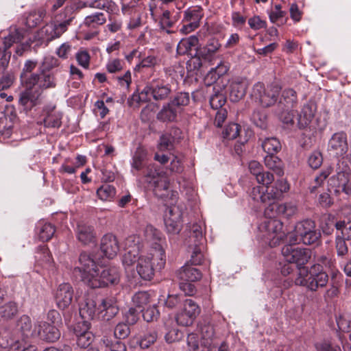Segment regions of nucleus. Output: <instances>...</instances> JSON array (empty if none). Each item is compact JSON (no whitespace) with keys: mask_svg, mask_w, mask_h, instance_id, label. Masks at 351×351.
<instances>
[{"mask_svg":"<svg viewBox=\"0 0 351 351\" xmlns=\"http://www.w3.org/2000/svg\"><path fill=\"white\" fill-rule=\"evenodd\" d=\"M262 147L267 154H276L281 149V144L276 138H267L262 143Z\"/></svg>","mask_w":351,"mask_h":351,"instance_id":"nucleus-48","label":"nucleus"},{"mask_svg":"<svg viewBox=\"0 0 351 351\" xmlns=\"http://www.w3.org/2000/svg\"><path fill=\"white\" fill-rule=\"evenodd\" d=\"M190 236L189 244L199 243L203 244L204 237L202 227L199 223H193L189 226Z\"/></svg>","mask_w":351,"mask_h":351,"instance_id":"nucleus-43","label":"nucleus"},{"mask_svg":"<svg viewBox=\"0 0 351 351\" xmlns=\"http://www.w3.org/2000/svg\"><path fill=\"white\" fill-rule=\"evenodd\" d=\"M265 166L272 170L276 175L281 176L284 173L282 160L276 154H267L264 158Z\"/></svg>","mask_w":351,"mask_h":351,"instance_id":"nucleus-33","label":"nucleus"},{"mask_svg":"<svg viewBox=\"0 0 351 351\" xmlns=\"http://www.w3.org/2000/svg\"><path fill=\"white\" fill-rule=\"evenodd\" d=\"M176 143L166 132L160 137L158 149L162 151L171 149Z\"/></svg>","mask_w":351,"mask_h":351,"instance_id":"nucleus-62","label":"nucleus"},{"mask_svg":"<svg viewBox=\"0 0 351 351\" xmlns=\"http://www.w3.org/2000/svg\"><path fill=\"white\" fill-rule=\"evenodd\" d=\"M182 212L178 207L173 206L166 210L164 221L166 229L170 234H178L182 227Z\"/></svg>","mask_w":351,"mask_h":351,"instance_id":"nucleus-16","label":"nucleus"},{"mask_svg":"<svg viewBox=\"0 0 351 351\" xmlns=\"http://www.w3.org/2000/svg\"><path fill=\"white\" fill-rule=\"evenodd\" d=\"M328 150L336 156H340L348 151L347 135L343 132L335 133L328 141Z\"/></svg>","mask_w":351,"mask_h":351,"instance_id":"nucleus-19","label":"nucleus"},{"mask_svg":"<svg viewBox=\"0 0 351 351\" xmlns=\"http://www.w3.org/2000/svg\"><path fill=\"white\" fill-rule=\"evenodd\" d=\"M176 276L178 279L182 281L195 282L200 280L202 275L199 269L185 265L176 272Z\"/></svg>","mask_w":351,"mask_h":351,"instance_id":"nucleus-29","label":"nucleus"},{"mask_svg":"<svg viewBox=\"0 0 351 351\" xmlns=\"http://www.w3.org/2000/svg\"><path fill=\"white\" fill-rule=\"evenodd\" d=\"M36 335L48 342H54L60 337V332L56 326L46 322H38Z\"/></svg>","mask_w":351,"mask_h":351,"instance_id":"nucleus-23","label":"nucleus"},{"mask_svg":"<svg viewBox=\"0 0 351 351\" xmlns=\"http://www.w3.org/2000/svg\"><path fill=\"white\" fill-rule=\"evenodd\" d=\"M55 106L47 108V116L44 119L45 127L59 128L61 125L62 114L60 112L55 111Z\"/></svg>","mask_w":351,"mask_h":351,"instance_id":"nucleus-35","label":"nucleus"},{"mask_svg":"<svg viewBox=\"0 0 351 351\" xmlns=\"http://www.w3.org/2000/svg\"><path fill=\"white\" fill-rule=\"evenodd\" d=\"M289 189V184L283 180H277L271 186L267 185L265 191L267 207H270L271 204H277L276 202L280 199L283 193L288 191Z\"/></svg>","mask_w":351,"mask_h":351,"instance_id":"nucleus-17","label":"nucleus"},{"mask_svg":"<svg viewBox=\"0 0 351 351\" xmlns=\"http://www.w3.org/2000/svg\"><path fill=\"white\" fill-rule=\"evenodd\" d=\"M25 90L21 91L19 97V103L25 110H30L37 105L40 92L38 90H34V88H29L23 86Z\"/></svg>","mask_w":351,"mask_h":351,"instance_id":"nucleus-20","label":"nucleus"},{"mask_svg":"<svg viewBox=\"0 0 351 351\" xmlns=\"http://www.w3.org/2000/svg\"><path fill=\"white\" fill-rule=\"evenodd\" d=\"M339 330L351 334V317L347 314L339 315L336 318Z\"/></svg>","mask_w":351,"mask_h":351,"instance_id":"nucleus-55","label":"nucleus"},{"mask_svg":"<svg viewBox=\"0 0 351 351\" xmlns=\"http://www.w3.org/2000/svg\"><path fill=\"white\" fill-rule=\"evenodd\" d=\"M146 158V150L142 147H138L132 157V167L137 171L141 170L144 167Z\"/></svg>","mask_w":351,"mask_h":351,"instance_id":"nucleus-42","label":"nucleus"},{"mask_svg":"<svg viewBox=\"0 0 351 351\" xmlns=\"http://www.w3.org/2000/svg\"><path fill=\"white\" fill-rule=\"evenodd\" d=\"M203 244H189V248L191 253L190 261L193 265H200L202 263L204 255L202 254Z\"/></svg>","mask_w":351,"mask_h":351,"instance_id":"nucleus-47","label":"nucleus"},{"mask_svg":"<svg viewBox=\"0 0 351 351\" xmlns=\"http://www.w3.org/2000/svg\"><path fill=\"white\" fill-rule=\"evenodd\" d=\"M172 92V87L169 84L164 81H153L138 95H134L133 98L138 102H144L152 97L156 101H162L168 99Z\"/></svg>","mask_w":351,"mask_h":351,"instance_id":"nucleus-7","label":"nucleus"},{"mask_svg":"<svg viewBox=\"0 0 351 351\" xmlns=\"http://www.w3.org/2000/svg\"><path fill=\"white\" fill-rule=\"evenodd\" d=\"M106 22V18L102 12H95L85 17L83 25L91 29H97Z\"/></svg>","mask_w":351,"mask_h":351,"instance_id":"nucleus-36","label":"nucleus"},{"mask_svg":"<svg viewBox=\"0 0 351 351\" xmlns=\"http://www.w3.org/2000/svg\"><path fill=\"white\" fill-rule=\"evenodd\" d=\"M213 92L210 98V104L213 109H221L226 101L223 90L221 87L214 86Z\"/></svg>","mask_w":351,"mask_h":351,"instance_id":"nucleus-40","label":"nucleus"},{"mask_svg":"<svg viewBox=\"0 0 351 351\" xmlns=\"http://www.w3.org/2000/svg\"><path fill=\"white\" fill-rule=\"evenodd\" d=\"M73 290L69 283H62L59 285L56 293V301L60 308H67L72 302Z\"/></svg>","mask_w":351,"mask_h":351,"instance_id":"nucleus-22","label":"nucleus"},{"mask_svg":"<svg viewBox=\"0 0 351 351\" xmlns=\"http://www.w3.org/2000/svg\"><path fill=\"white\" fill-rule=\"evenodd\" d=\"M144 237L145 240L155 245L154 247H156L160 246L162 247L161 245L158 243L159 241H160L162 238V234L161 232L156 229L152 225H147L145 228L144 230Z\"/></svg>","mask_w":351,"mask_h":351,"instance_id":"nucleus-39","label":"nucleus"},{"mask_svg":"<svg viewBox=\"0 0 351 351\" xmlns=\"http://www.w3.org/2000/svg\"><path fill=\"white\" fill-rule=\"evenodd\" d=\"M280 96L274 112L285 124L292 125V110L298 104L297 93L292 88H287L280 93Z\"/></svg>","mask_w":351,"mask_h":351,"instance_id":"nucleus-5","label":"nucleus"},{"mask_svg":"<svg viewBox=\"0 0 351 351\" xmlns=\"http://www.w3.org/2000/svg\"><path fill=\"white\" fill-rule=\"evenodd\" d=\"M329 276L324 271L320 264H315L309 269L306 289L311 291H317L319 289L326 287Z\"/></svg>","mask_w":351,"mask_h":351,"instance_id":"nucleus-14","label":"nucleus"},{"mask_svg":"<svg viewBox=\"0 0 351 351\" xmlns=\"http://www.w3.org/2000/svg\"><path fill=\"white\" fill-rule=\"evenodd\" d=\"M102 343L110 351H125L126 347L125 344L120 340L114 339V341L108 337H104L101 339Z\"/></svg>","mask_w":351,"mask_h":351,"instance_id":"nucleus-54","label":"nucleus"},{"mask_svg":"<svg viewBox=\"0 0 351 351\" xmlns=\"http://www.w3.org/2000/svg\"><path fill=\"white\" fill-rule=\"evenodd\" d=\"M27 31L23 28H11L8 36L4 39L5 49H9L14 43L21 42L26 36Z\"/></svg>","mask_w":351,"mask_h":351,"instance_id":"nucleus-31","label":"nucleus"},{"mask_svg":"<svg viewBox=\"0 0 351 351\" xmlns=\"http://www.w3.org/2000/svg\"><path fill=\"white\" fill-rule=\"evenodd\" d=\"M75 7L66 6L63 11L54 16V21L41 29L42 36L47 41L59 38L64 34L75 18Z\"/></svg>","mask_w":351,"mask_h":351,"instance_id":"nucleus-3","label":"nucleus"},{"mask_svg":"<svg viewBox=\"0 0 351 351\" xmlns=\"http://www.w3.org/2000/svg\"><path fill=\"white\" fill-rule=\"evenodd\" d=\"M0 346L6 350L5 351H37L36 347L30 345L27 348L22 347L19 341L10 342L5 340L3 337L0 336Z\"/></svg>","mask_w":351,"mask_h":351,"instance_id":"nucleus-37","label":"nucleus"},{"mask_svg":"<svg viewBox=\"0 0 351 351\" xmlns=\"http://www.w3.org/2000/svg\"><path fill=\"white\" fill-rule=\"evenodd\" d=\"M347 174L343 171L338 172L336 175L330 177L328 181V186L333 189L335 193L341 192V188L345 184Z\"/></svg>","mask_w":351,"mask_h":351,"instance_id":"nucleus-41","label":"nucleus"},{"mask_svg":"<svg viewBox=\"0 0 351 351\" xmlns=\"http://www.w3.org/2000/svg\"><path fill=\"white\" fill-rule=\"evenodd\" d=\"M94 275L88 286L93 289L105 287L109 284H116L119 280V272L118 268L114 266L107 268L99 266Z\"/></svg>","mask_w":351,"mask_h":351,"instance_id":"nucleus-11","label":"nucleus"},{"mask_svg":"<svg viewBox=\"0 0 351 351\" xmlns=\"http://www.w3.org/2000/svg\"><path fill=\"white\" fill-rule=\"evenodd\" d=\"M180 111L169 101L162 105L161 109L156 115L158 121L165 123L177 121Z\"/></svg>","mask_w":351,"mask_h":351,"instance_id":"nucleus-27","label":"nucleus"},{"mask_svg":"<svg viewBox=\"0 0 351 351\" xmlns=\"http://www.w3.org/2000/svg\"><path fill=\"white\" fill-rule=\"evenodd\" d=\"M149 294L146 291H138L132 297V302L136 306L144 307L149 302Z\"/></svg>","mask_w":351,"mask_h":351,"instance_id":"nucleus-61","label":"nucleus"},{"mask_svg":"<svg viewBox=\"0 0 351 351\" xmlns=\"http://www.w3.org/2000/svg\"><path fill=\"white\" fill-rule=\"evenodd\" d=\"M84 6L104 10L110 14L108 18L110 23L106 25L107 29L112 33H116L121 30L122 22L120 20L113 19L111 16L119 10L118 6L112 0H93L87 1L84 3Z\"/></svg>","mask_w":351,"mask_h":351,"instance_id":"nucleus-10","label":"nucleus"},{"mask_svg":"<svg viewBox=\"0 0 351 351\" xmlns=\"http://www.w3.org/2000/svg\"><path fill=\"white\" fill-rule=\"evenodd\" d=\"M169 101L182 113L184 107L189 105L190 102L189 93L186 92L178 93Z\"/></svg>","mask_w":351,"mask_h":351,"instance_id":"nucleus-45","label":"nucleus"},{"mask_svg":"<svg viewBox=\"0 0 351 351\" xmlns=\"http://www.w3.org/2000/svg\"><path fill=\"white\" fill-rule=\"evenodd\" d=\"M198 43V38L195 36H191L188 38H182L177 45V53L179 55L186 54L193 48L196 49Z\"/></svg>","mask_w":351,"mask_h":351,"instance_id":"nucleus-34","label":"nucleus"},{"mask_svg":"<svg viewBox=\"0 0 351 351\" xmlns=\"http://www.w3.org/2000/svg\"><path fill=\"white\" fill-rule=\"evenodd\" d=\"M37 62L32 60H27L24 64L22 73H21V81L23 86H26V78H30L32 75H37L38 73H32L36 66Z\"/></svg>","mask_w":351,"mask_h":351,"instance_id":"nucleus-51","label":"nucleus"},{"mask_svg":"<svg viewBox=\"0 0 351 351\" xmlns=\"http://www.w3.org/2000/svg\"><path fill=\"white\" fill-rule=\"evenodd\" d=\"M182 310L186 313L191 315V316L196 318L200 312V308L198 305L191 299H186L184 300Z\"/></svg>","mask_w":351,"mask_h":351,"instance_id":"nucleus-60","label":"nucleus"},{"mask_svg":"<svg viewBox=\"0 0 351 351\" xmlns=\"http://www.w3.org/2000/svg\"><path fill=\"white\" fill-rule=\"evenodd\" d=\"M287 242L291 244L302 243L311 245L318 241L321 237L315 223L311 219H305L297 223L293 232L285 235Z\"/></svg>","mask_w":351,"mask_h":351,"instance_id":"nucleus-4","label":"nucleus"},{"mask_svg":"<svg viewBox=\"0 0 351 351\" xmlns=\"http://www.w3.org/2000/svg\"><path fill=\"white\" fill-rule=\"evenodd\" d=\"M317 110L316 104L313 101L305 104L297 117V125L300 129L306 128L311 123Z\"/></svg>","mask_w":351,"mask_h":351,"instance_id":"nucleus-24","label":"nucleus"},{"mask_svg":"<svg viewBox=\"0 0 351 351\" xmlns=\"http://www.w3.org/2000/svg\"><path fill=\"white\" fill-rule=\"evenodd\" d=\"M335 226L337 231V236L347 240L351 239V221H339Z\"/></svg>","mask_w":351,"mask_h":351,"instance_id":"nucleus-49","label":"nucleus"},{"mask_svg":"<svg viewBox=\"0 0 351 351\" xmlns=\"http://www.w3.org/2000/svg\"><path fill=\"white\" fill-rule=\"evenodd\" d=\"M199 327L202 339L211 341L215 336L214 326L209 322L204 321L199 324Z\"/></svg>","mask_w":351,"mask_h":351,"instance_id":"nucleus-56","label":"nucleus"},{"mask_svg":"<svg viewBox=\"0 0 351 351\" xmlns=\"http://www.w3.org/2000/svg\"><path fill=\"white\" fill-rule=\"evenodd\" d=\"M55 233V228L49 223H40L39 238L43 241H47L53 237Z\"/></svg>","mask_w":351,"mask_h":351,"instance_id":"nucleus-50","label":"nucleus"},{"mask_svg":"<svg viewBox=\"0 0 351 351\" xmlns=\"http://www.w3.org/2000/svg\"><path fill=\"white\" fill-rule=\"evenodd\" d=\"M80 266L75 269L81 274L82 280L89 286L92 279L94 278L97 270L99 269L97 258L92 254L84 252L79 257Z\"/></svg>","mask_w":351,"mask_h":351,"instance_id":"nucleus-9","label":"nucleus"},{"mask_svg":"<svg viewBox=\"0 0 351 351\" xmlns=\"http://www.w3.org/2000/svg\"><path fill=\"white\" fill-rule=\"evenodd\" d=\"M138 252V251L136 249H134V250H128L123 256L122 263L126 271H128L134 263L137 264L138 257L137 256Z\"/></svg>","mask_w":351,"mask_h":351,"instance_id":"nucleus-53","label":"nucleus"},{"mask_svg":"<svg viewBox=\"0 0 351 351\" xmlns=\"http://www.w3.org/2000/svg\"><path fill=\"white\" fill-rule=\"evenodd\" d=\"M79 311L83 319L87 321L93 319L97 312L96 302L92 298H86L81 303Z\"/></svg>","mask_w":351,"mask_h":351,"instance_id":"nucleus-30","label":"nucleus"},{"mask_svg":"<svg viewBox=\"0 0 351 351\" xmlns=\"http://www.w3.org/2000/svg\"><path fill=\"white\" fill-rule=\"evenodd\" d=\"M165 251L160 246L152 247L147 253L138 257L136 269L139 276L145 280H151L155 272L161 270L165 265Z\"/></svg>","mask_w":351,"mask_h":351,"instance_id":"nucleus-2","label":"nucleus"},{"mask_svg":"<svg viewBox=\"0 0 351 351\" xmlns=\"http://www.w3.org/2000/svg\"><path fill=\"white\" fill-rule=\"evenodd\" d=\"M19 312L16 302L10 301L0 306V321L8 322L15 317Z\"/></svg>","mask_w":351,"mask_h":351,"instance_id":"nucleus-32","label":"nucleus"},{"mask_svg":"<svg viewBox=\"0 0 351 351\" xmlns=\"http://www.w3.org/2000/svg\"><path fill=\"white\" fill-rule=\"evenodd\" d=\"M97 195L102 201H112L115 197L116 189L113 186L105 184L97 189Z\"/></svg>","mask_w":351,"mask_h":351,"instance_id":"nucleus-46","label":"nucleus"},{"mask_svg":"<svg viewBox=\"0 0 351 351\" xmlns=\"http://www.w3.org/2000/svg\"><path fill=\"white\" fill-rule=\"evenodd\" d=\"M100 247L104 256L108 258H113L119 250L118 241L116 237L111 234L102 237Z\"/></svg>","mask_w":351,"mask_h":351,"instance_id":"nucleus-26","label":"nucleus"},{"mask_svg":"<svg viewBox=\"0 0 351 351\" xmlns=\"http://www.w3.org/2000/svg\"><path fill=\"white\" fill-rule=\"evenodd\" d=\"M221 45L216 38L208 40L205 47L199 51V54L204 59L210 60L211 57L219 49Z\"/></svg>","mask_w":351,"mask_h":351,"instance_id":"nucleus-38","label":"nucleus"},{"mask_svg":"<svg viewBox=\"0 0 351 351\" xmlns=\"http://www.w3.org/2000/svg\"><path fill=\"white\" fill-rule=\"evenodd\" d=\"M289 243L282 248V255L289 263H294L297 267L305 265L311 258V250L306 248L295 247Z\"/></svg>","mask_w":351,"mask_h":351,"instance_id":"nucleus-12","label":"nucleus"},{"mask_svg":"<svg viewBox=\"0 0 351 351\" xmlns=\"http://www.w3.org/2000/svg\"><path fill=\"white\" fill-rule=\"evenodd\" d=\"M75 234L77 240L84 245L94 243L96 241V232L94 228L86 223H77Z\"/></svg>","mask_w":351,"mask_h":351,"instance_id":"nucleus-25","label":"nucleus"},{"mask_svg":"<svg viewBox=\"0 0 351 351\" xmlns=\"http://www.w3.org/2000/svg\"><path fill=\"white\" fill-rule=\"evenodd\" d=\"M158 338V332L155 329L151 328L147 330L140 341V346L142 348H147L153 344Z\"/></svg>","mask_w":351,"mask_h":351,"instance_id":"nucleus-52","label":"nucleus"},{"mask_svg":"<svg viewBox=\"0 0 351 351\" xmlns=\"http://www.w3.org/2000/svg\"><path fill=\"white\" fill-rule=\"evenodd\" d=\"M298 269V276L295 279L296 285L305 287L306 288L308 277L309 276V270L304 266L297 267Z\"/></svg>","mask_w":351,"mask_h":351,"instance_id":"nucleus-63","label":"nucleus"},{"mask_svg":"<svg viewBox=\"0 0 351 351\" xmlns=\"http://www.w3.org/2000/svg\"><path fill=\"white\" fill-rule=\"evenodd\" d=\"M26 86L29 88H37L41 90L53 88L56 86V79L53 73L45 71H39L37 75H32L26 78Z\"/></svg>","mask_w":351,"mask_h":351,"instance_id":"nucleus-15","label":"nucleus"},{"mask_svg":"<svg viewBox=\"0 0 351 351\" xmlns=\"http://www.w3.org/2000/svg\"><path fill=\"white\" fill-rule=\"evenodd\" d=\"M119 312L117 300L114 297H108L101 300L97 307V313L105 320L112 319Z\"/></svg>","mask_w":351,"mask_h":351,"instance_id":"nucleus-21","label":"nucleus"},{"mask_svg":"<svg viewBox=\"0 0 351 351\" xmlns=\"http://www.w3.org/2000/svg\"><path fill=\"white\" fill-rule=\"evenodd\" d=\"M297 210V206L292 202L271 204L270 207L265 208L264 214L266 219L259 225L258 229L262 233V237L271 247L280 244L285 237V232H282V223L276 219V216L290 217Z\"/></svg>","mask_w":351,"mask_h":351,"instance_id":"nucleus-1","label":"nucleus"},{"mask_svg":"<svg viewBox=\"0 0 351 351\" xmlns=\"http://www.w3.org/2000/svg\"><path fill=\"white\" fill-rule=\"evenodd\" d=\"M241 130V126L234 123L228 124L223 132V136L224 138L233 140L236 138Z\"/></svg>","mask_w":351,"mask_h":351,"instance_id":"nucleus-59","label":"nucleus"},{"mask_svg":"<svg viewBox=\"0 0 351 351\" xmlns=\"http://www.w3.org/2000/svg\"><path fill=\"white\" fill-rule=\"evenodd\" d=\"M204 17L201 6H192L184 11L182 23H185L180 29L182 34H187L199 27L200 21Z\"/></svg>","mask_w":351,"mask_h":351,"instance_id":"nucleus-13","label":"nucleus"},{"mask_svg":"<svg viewBox=\"0 0 351 351\" xmlns=\"http://www.w3.org/2000/svg\"><path fill=\"white\" fill-rule=\"evenodd\" d=\"M332 167L328 166L324 169L319 175L316 176L314 178L313 183L309 186L310 192L315 193L317 189L321 186L325 180L332 173Z\"/></svg>","mask_w":351,"mask_h":351,"instance_id":"nucleus-44","label":"nucleus"},{"mask_svg":"<svg viewBox=\"0 0 351 351\" xmlns=\"http://www.w3.org/2000/svg\"><path fill=\"white\" fill-rule=\"evenodd\" d=\"M248 87L246 78L237 77L229 82V96L233 102H237L244 97Z\"/></svg>","mask_w":351,"mask_h":351,"instance_id":"nucleus-18","label":"nucleus"},{"mask_svg":"<svg viewBox=\"0 0 351 351\" xmlns=\"http://www.w3.org/2000/svg\"><path fill=\"white\" fill-rule=\"evenodd\" d=\"M37 327L38 323L34 324V329L32 328L33 324L32 319L26 315L21 316L16 324V330L25 337L36 335Z\"/></svg>","mask_w":351,"mask_h":351,"instance_id":"nucleus-28","label":"nucleus"},{"mask_svg":"<svg viewBox=\"0 0 351 351\" xmlns=\"http://www.w3.org/2000/svg\"><path fill=\"white\" fill-rule=\"evenodd\" d=\"M143 178L150 187L157 191H167L169 187V180L167 173L155 164H150L143 171Z\"/></svg>","mask_w":351,"mask_h":351,"instance_id":"nucleus-8","label":"nucleus"},{"mask_svg":"<svg viewBox=\"0 0 351 351\" xmlns=\"http://www.w3.org/2000/svg\"><path fill=\"white\" fill-rule=\"evenodd\" d=\"M229 70V66L223 61H220L217 65L212 68L209 72V75H211V78L214 80H217L221 76L225 75Z\"/></svg>","mask_w":351,"mask_h":351,"instance_id":"nucleus-58","label":"nucleus"},{"mask_svg":"<svg viewBox=\"0 0 351 351\" xmlns=\"http://www.w3.org/2000/svg\"><path fill=\"white\" fill-rule=\"evenodd\" d=\"M44 16L45 11L43 10L32 12L26 19V25L29 27H34L42 21Z\"/></svg>","mask_w":351,"mask_h":351,"instance_id":"nucleus-57","label":"nucleus"},{"mask_svg":"<svg viewBox=\"0 0 351 351\" xmlns=\"http://www.w3.org/2000/svg\"><path fill=\"white\" fill-rule=\"evenodd\" d=\"M281 93V86L271 84L265 88L261 82L256 83L251 92V97L263 108L276 107Z\"/></svg>","mask_w":351,"mask_h":351,"instance_id":"nucleus-6","label":"nucleus"},{"mask_svg":"<svg viewBox=\"0 0 351 351\" xmlns=\"http://www.w3.org/2000/svg\"><path fill=\"white\" fill-rule=\"evenodd\" d=\"M346 239L336 236L335 239V249L338 257H344L348 254V247L346 242Z\"/></svg>","mask_w":351,"mask_h":351,"instance_id":"nucleus-64","label":"nucleus"}]
</instances>
